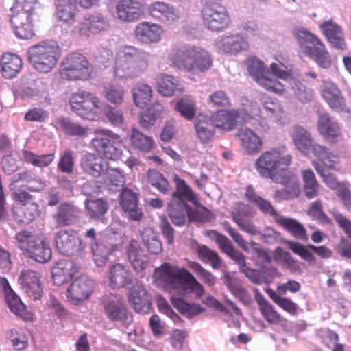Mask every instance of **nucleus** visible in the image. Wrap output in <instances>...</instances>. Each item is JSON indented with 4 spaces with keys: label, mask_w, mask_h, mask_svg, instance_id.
<instances>
[{
    "label": "nucleus",
    "mask_w": 351,
    "mask_h": 351,
    "mask_svg": "<svg viewBox=\"0 0 351 351\" xmlns=\"http://www.w3.org/2000/svg\"><path fill=\"white\" fill-rule=\"evenodd\" d=\"M149 12L154 18L165 19L173 21L178 18L177 12L172 7L162 1H156L149 7Z\"/></svg>",
    "instance_id": "nucleus-46"
},
{
    "label": "nucleus",
    "mask_w": 351,
    "mask_h": 351,
    "mask_svg": "<svg viewBox=\"0 0 351 351\" xmlns=\"http://www.w3.org/2000/svg\"><path fill=\"white\" fill-rule=\"evenodd\" d=\"M147 179L149 184L163 195L168 194L171 191V186L167 179L156 169H149Z\"/></svg>",
    "instance_id": "nucleus-52"
},
{
    "label": "nucleus",
    "mask_w": 351,
    "mask_h": 351,
    "mask_svg": "<svg viewBox=\"0 0 351 351\" xmlns=\"http://www.w3.org/2000/svg\"><path fill=\"white\" fill-rule=\"evenodd\" d=\"M58 122L64 132L72 136L84 138L87 136L88 128L71 121L67 117H60Z\"/></svg>",
    "instance_id": "nucleus-55"
},
{
    "label": "nucleus",
    "mask_w": 351,
    "mask_h": 351,
    "mask_svg": "<svg viewBox=\"0 0 351 351\" xmlns=\"http://www.w3.org/2000/svg\"><path fill=\"white\" fill-rule=\"evenodd\" d=\"M116 250H117V245L104 242L95 243L91 247L94 262L99 267L104 265L108 261L110 255Z\"/></svg>",
    "instance_id": "nucleus-47"
},
{
    "label": "nucleus",
    "mask_w": 351,
    "mask_h": 351,
    "mask_svg": "<svg viewBox=\"0 0 351 351\" xmlns=\"http://www.w3.org/2000/svg\"><path fill=\"white\" fill-rule=\"evenodd\" d=\"M248 47V43L239 34H233L224 37L221 40V49L226 53L235 54L247 50Z\"/></svg>",
    "instance_id": "nucleus-44"
},
{
    "label": "nucleus",
    "mask_w": 351,
    "mask_h": 351,
    "mask_svg": "<svg viewBox=\"0 0 351 351\" xmlns=\"http://www.w3.org/2000/svg\"><path fill=\"white\" fill-rule=\"evenodd\" d=\"M82 171L94 178L106 175L108 162L97 153L86 152L80 158Z\"/></svg>",
    "instance_id": "nucleus-20"
},
{
    "label": "nucleus",
    "mask_w": 351,
    "mask_h": 351,
    "mask_svg": "<svg viewBox=\"0 0 351 351\" xmlns=\"http://www.w3.org/2000/svg\"><path fill=\"white\" fill-rule=\"evenodd\" d=\"M237 136L241 142L242 148L249 155L258 154L263 147V138L250 128L240 129Z\"/></svg>",
    "instance_id": "nucleus-28"
},
{
    "label": "nucleus",
    "mask_w": 351,
    "mask_h": 351,
    "mask_svg": "<svg viewBox=\"0 0 351 351\" xmlns=\"http://www.w3.org/2000/svg\"><path fill=\"white\" fill-rule=\"evenodd\" d=\"M128 300L138 313H148L152 307V298L142 283H136L130 289Z\"/></svg>",
    "instance_id": "nucleus-21"
},
{
    "label": "nucleus",
    "mask_w": 351,
    "mask_h": 351,
    "mask_svg": "<svg viewBox=\"0 0 351 351\" xmlns=\"http://www.w3.org/2000/svg\"><path fill=\"white\" fill-rule=\"evenodd\" d=\"M176 190L172 193L171 201L186 202L194 204L198 203V197L192 189L187 185L184 180L176 176L174 178Z\"/></svg>",
    "instance_id": "nucleus-39"
},
{
    "label": "nucleus",
    "mask_w": 351,
    "mask_h": 351,
    "mask_svg": "<svg viewBox=\"0 0 351 351\" xmlns=\"http://www.w3.org/2000/svg\"><path fill=\"white\" fill-rule=\"evenodd\" d=\"M319 27L332 47L341 50L346 48L344 35L337 23L332 20L326 21L320 24Z\"/></svg>",
    "instance_id": "nucleus-32"
},
{
    "label": "nucleus",
    "mask_w": 351,
    "mask_h": 351,
    "mask_svg": "<svg viewBox=\"0 0 351 351\" xmlns=\"http://www.w3.org/2000/svg\"><path fill=\"white\" fill-rule=\"evenodd\" d=\"M101 311L112 322L119 323L128 328L133 322V315L128 310L122 298L110 293L104 296L99 304Z\"/></svg>",
    "instance_id": "nucleus-10"
},
{
    "label": "nucleus",
    "mask_w": 351,
    "mask_h": 351,
    "mask_svg": "<svg viewBox=\"0 0 351 351\" xmlns=\"http://www.w3.org/2000/svg\"><path fill=\"white\" fill-rule=\"evenodd\" d=\"M255 300L262 316L269 324H277L280 322V315L257 289L256 291Z\"/></svg>",
    "instance_id": "nucleus-42"
},
{
    "label": "nucleus",
    "mask_w": 351,
    "mask_h": 351,
    "mask_svg": "<svg viewBox=\"0 0 351 351\" xmlns=\"http://www.w3.org/2000/svg\"><path fill=\"white\" fill-rule=\"evenodd\" d=\"M188 207L186 202L171 200L167 207V213L175 226H182L184 225L186 221L185 211Z\"/></svg>",
    "instance_id": "nucleus-51"
},
{
    "label": "nucleus",
    "mask_w": 351,
    "mask_h": 351,
    "mask_svg": "<svg viewBox=\"0 0 351 351\" xmlns=\"http://www.w3.org/2000/svg\"><path fill=\"white\" fill-rule=\"evenodd\" d=\"M93 292V282L86 277L76 278L66 290L68 300L75 305L88 299Z\"/></svg>",
    "instance_id": "nucleus-19"
},
{
    "label": "nucleus",
    "mask_w": 351,
    "mask_h": 351,
    "mask_svg": "<svg viewBox=\"0 0 351 351\" xmlns=\"http://www.w3.org/2000/svg\"><path fill=\"white\" fill-rule=\"evenodd\" d=\"M250 75L263 88L276 95H282L285 87L280 82L271 78L269 71L264 63L256 56H250L246 60Z\"/></svg>",
    "instance_id": "nucleus-12"
},
{
    "label": "nucleus",
    "mask_w": 351,
    "mask_h": 351,
    "mask_svg": "<svg viewBox=\"0 0 351 351\" xmlns=\"http://www.w3.org/2000/svg\"><path fill=\"white\" fill-rule=\"evenodd\" d=\"M291 139L296 148L305 155L310 154V146L313 139L308 131L301 126H295L291 134Z\"/></svg>",
    "instance_id": "nucleus-41"
},
{
    "label": "nucleus",
    "mask_w": 351,
    "mask_h": 351,
    "mask_svg": "<svg viewBox=\"0 0 351 351\" xmlns=\"http://www.w3.org/2000/svg\"><path fill=\"white\" fill-rule=\"evenodd\" d=\"M18 282L24 293L34 300L43 296L40 275L32 269H23L19 276Z\"/></svg>",
    "instance_id": "nucleus-15"
},
{
    "label": "nucleus",
    "mask_w": 351,
    "mask_h": 351,
    "mask_svg": "<svg viewBox=\"0 0 351 351\" xmlns=\"http://www.w3.org/2000/svg\"><path fill=\"white\" fill-rule=\"evenodd\" d=\"M274 258L277 262L282 263L291 273H300L301 268L298 261L294 259L289 252L281 247H277L274 250Z\"/></svg>",
    "instance_id": "nucleus-56"
},
{
    "label": "nucleus",
    "mask_w": 351,
    "mask_h": 351,
    "mask_svg": "<svg viewBox=\"0 0 351 351\" xmlns=\"http://www.w3.org/2000/svg\"><path fill=\"white\" fill-rule=\"evenodd\" d=\"M7 335L14 350H23L27 347V337L16 330L11 329L8 331Z\"/></svg>",
    "instance_id": "nucleus-62"
},
{
    "label": "nucleus",
    "mask_w": 351,
    "mask_h": 351,
    "mask_svg": "<svg viewBox=\"0 0 351 351\" xmlns=\"http://www.w3.org/2000/svg\"><path fill=\"white\" fill-rule=\"evenodd\" d=\"M211 234L221 252L233 260L239 266L240 269L246 265L245 256L234 248L231 241L227 237L215 230H213Z\"/></svg>",
    "instance_id": "nucleus-30"
},
{
    "label": "nucleus",
    "mask_w": 351,
    "mask_h": 351,
    "mask_svg": "<svg viewBox=\"0 0 351 351\" xmlns=\"http://www.w3.org/2000/svg\"><path fill=\"white\" fill-rule=\"evenodd\" d=\"M239 117L237 110H219L211 115L210 121L215 128L230 131L236 128Z\"/></svg>",
    "instance_id": "nucleus-29"
},
{
    "label": "nucleus",
    "mask_w": 351,
    "mask_h": 351,
    "mask_svg": "<svg viewBox=\"0 0 351 351\" xmlns=\"http://www.w3.org/2000/svg\"><path fill=\"white\" fill-rule=\"evenodd\" d=\"M132 95L135 104L144 108L152 97V90L149 85L142 84L133 89Z\"/></svg>",
    "instance_id": "nucleus-58"
},
{
    "label": "nucleus",
    "mask_w": 351,
    "mask_h": 351,
    "mask_svg": "<svg viewBox=\"0 0 351 351\" xmlns=\"http://www.w3.org/2000/svg\"><path fill=\"white\" fill-rule=\"evenodd\" d=\"M169 58L174 67L187 72L194 70L204 72L213 64L208 51L195 45H183L177 48L172 51Z\"/></svg>",
    "instance_id": "nucleus-3"
},
{
    "label": "nucleus",
    "mask_w": 351,
    "mask_h": 351,
    "mask_svg": "<svg viewBox=\"0 0 351 351\" xmlns=\"http://www.w3.org/2000/svg\"><path fill=\"white\" fill-rule=\"evenodd\" d=\"M62 79L69 81H87L92 78L93 66L82 53L73 52L64 57L60 69Z\"/></svg>",
    "instance_id": "nucleus-7"
},
{
    "label": "nucleus",
    "mask_w": 351,
    "mask_h": 351,
    "mask_svg": "<svg viewBox=\"0 0 351 351\" xmlns=\"http://www.w3.org/2000/svg\"><path fill=\"white\" fill-rule=\"evenodd\" d=\"M303 180V191L305 197L308 199H313L319 193V184L317 180L315 173L311 169H304L301 171Z\"/></svg>",
    "instance_id": "nucleus-45"
},
{
    "label": "nucleus",
    "mask_w": 351,
    "mask_h": 351,
    "mask_svg": "<svg viewBox=\"0 0 351 351\" xmlns=\"http://www.w3.org/2000/svg\"><path fill=\"white\" fill-rule=\"evenodd\" d=\"M56 15L58 21L73 25L79 12L77 4L73 0H55Z\"/></svg>",
    "instance_id": "nucleus-34"
},
{
    "label": "nucleus",
    "mask_w": 351,
    "mask_h": 351,
    "mask_svg": "<svg viewBox=\"0 0 351 351\" xmlns=\"http://www.w3.org/2000/svg\"><path fill=\"white\" fill-rule=\"evenodd\" d=\"M80 210L73 204L61 203L52 215L56 228L72 225L79 217Z\"/></svg>",
    "instance_id": "nucleus-26"
},
{
    "label": "nucleus",
    "mask_w": 351,
    "mask_h": 351,
    "mask_svg": "<svg viewBox=\"0 0 351 351\" xmlns=\"http://www.w3.org/2000/svg\"><path fill=\"white\" fill-rule=\"evenodd\" d=\"M162 28L157 23L142 22L134 29L135 38L142 44L157 43L161 40Z\"/></svg>",
    "instance_id": "nucleus-23"
},
{
    "label": "nucleus",
    "mask_w": 351,
    "mask_h": 351,
    "mask_svg": "<svg viewBox=\"0 0 351 351\" xmlns=\"http://www.w3.org/2000/svg\"><path fill=\"white\" fill-rule=\"evenodd\" d=\"M125 252L128 260L134 271H143L148 267L149 257L143 252L136 240H130Z\"/></svg>",
    "instance_id": "nucleus-27"
},
{
    "label": "nucleus",
    "mask_w": 351,
    "mask_h": 351,
    "mask_svg": "<svg viewBox=\"0 0 351 351\" xmlns=\"http://www.w3.org/2000/svg\"><path fill=\"white\" fill-rule=\"evenodd\" d=\"M5 300L10 311L16 315L21 317L24 320H29L32 318L31 314L27 312L25 305L14 291L7 294Z\"/></svg>",
    "instance_id": "nucleus-54"
},
{
    "label": "nucleus",
    "mask_w": 351,
    "mask_h": 351,
    "mask_svg": "<svg viewBox=\"0 0 351 351\" xmlns=\"http://www.w3.org/2000/svg\"><path fill=\"white\" fill-rule=\"evenodd\" d=\"M289 250L299 256L303 260L311 263L315 261V257L310 251L312 250L316 255L322 258H329L332 256V252L325 245L315 246L308 245L306 246L297 241H287L286 242Z\"/></svg>",
    "instance_id": "nucleus-18"
},
{
    "label": "nucleus",
    "mask_w": 351,
    "mask_h": 351,
    "mask_svg": "<svg viewBox=\"0 0 351 351\" xmlns=\"http://www.w3.org/2000/svg\"><path fill=\"white\" fill-rule=\"evenodd\" d=\"M94 133L95 136L90 142L92 149L108 160L120 159L123 154L120 136L108 129H97Z\"/></svg>",
    "instance_id": "nucleus-8"
},
{
    "label": "nucleus",
    "mask_w": 351,
    "mask_h": 351,
    "mask_svg": "<svg viewBox=\"0 0 351 351\" xmlns=\"http://www.w3.org/2000/svg\"><path fill=\"white\" fill-rule=\"evenodd\" d=\"M232 221L239 226L241 230L251 235L258 233L256 226L248 219L254 215L251 207L247 204H241L231 213Z\"/></svg>",
    "instance_id": "nucleus-25"
},
{
    "label": "nucleus",
    "mask_w": 351,
    "mask_h": 351,
    "mask_svg": "<svg viewBox=\"0 0 351 351\" xmlns=\"http://www.w3.org/2000/svg\"><path fill=\"white\" fill-rule=\"evenodd\" d=\"M109 28L108 20L101 14H91L84 17V20L75 28L74 32L79 37H88L90 34H97L106 31Z\"/></svg>",
    "instance_id": "nucleus-17"
},
{
    "label": "nucleus",
    "mask_w": 351,
    "mask_h": 351,
    "mask_svg": "<svg viewBox=\"0 0 351 351\" xmlns=\"http://www.w3.org/2000/svg\"><path fill=\"white\" fill-rule=\"evenodd\" d=\"M23 157L27 163H30L34 166L39 167H45L49 165L53 160L54 154H49L38 156L30 151L24 150L23 152Z\"/></svg>",
    "instance_id": "nucleus-60"
},
{
    "label": "nucleus",
    "mask_w": 351,
    "mask_h": 351,
    "mask_svg": "<svg viewBox=\"0 0 351 351\" xmlns=\"http://www.w3.org/2000/svg\"><path fill=\"white\" fill-rule=\"evenodd\" d=\"M131 145L143 152H148L154 147V141L136 128H132L130 135Z\"/></svg>",
    "instance_id": "nucleus-53"
},
{
    "label": "nucleus",
    "mask_w": 351,
    "mask_h": 351,
    "mask_svg": "<svg viewBox=\"0 0 351 351\" xmlns=\"http://www.w3.org/2000/svg\"><path fill=\"white\" fill-rule=\"evenodd\" d=\"M119 204L124 213L128 214L130 220L140 221L143 213L138 206V195L131 189L125 188L119 195Z\"/></svg>",
    "instance_id": "nucleus-22"
},
{
    "label": "nucleus",
    "mask_w": 351,
    "mask_h": 351,
    "mask_svg": "<svg viewBox=\"0 0 351 351\" xmlns=\"http://www.w3.org/2000/svg\"><path fill=\"white\" fill-rule=\"evenodd\" d=\"M142 3L136 0H120L117 6L118 16L127 21L138 20L143 15Z\"/></svg>",
    "instance_id": "nucleus-35"
},
{
    "label": "nucleus",
    "mask_w": 351,
    "mask_h": 351,
    "mask_svg": "<svg viewBox=\"0 0 351 351\" xmlns=\"http://www.w3.org/2000/svg\"><path fill=\"white\" fill-rule=\"evenodd\" d=\"M311 153L325 165H327V162L334 163V158H335L334 152L330 148L324 145L313 141L310 146V154Z\"/></svg>",
    "instance_id": "nucleus-61"
},
{
    "label": "nucleus",
    "mask_w": 351,
    "mask_h": 351,
    "mask_svg": "<svg viewBox=\"0 0 351 351\" xmlns=\"http://www.w3.org/2000/svg\"><path fill=\"white\" fill-rule=\"evenodd\" d=\"M295 38L300 52L312 59L324 69L332 66V58L324 43L316 35L306 29H298Z\"/></svg>",
    "instance_id": "nucleus-5"
},
{
    "label": "nucleus",
    "mask_w": 351,
    "mask_h": 351,
    "mask_svg": "<svg viewBox=\"0 0 351 351\" xmlns=\"http://www.w3.org/2000/svg\"><path fill=\"white\" fill-rule=\"evenodd\" d=\"M291 162V154L282 146L272 147L263 152L254 165L261 176L277 181V176L287 170Z\"/></svg>",
    "instance_id": "nucleus-4"
},
{
    "label": "nucleus",
    "mask_w": 351,
    "mask_h": 351,
    "mask_svg": "<svg viewBox=\"0 0 351 351\" xmlns=\"http://www.w3.org/2000/svg\"><path fill=\"white\" fill-rule=\"evenodd\" d=\"M28 60L39 73H47L56 66L61 50L56 43L43 42L28 49Z\"/></svg>",
    "instance_id": "nucleus-6"
},
{
    "label": "nucleus",
    "mask_w": 351,
    "mask_h": 351,
    "mask_svg": "<svg viewBox=\"0 0 351 351\" xmlns=\"http://www.w3.org/2000/svg\"><path fill=\"white\" fill-rule=\"evenodd\" d=\"M157 90L165 97L174 95L177 92H182L179 79L168 74L160 75L157 80Z\"/></svg>",
    "instance_id": "nucleus-38"
},
{
    "label": "nucleus",
    "mask_w": 351,
    "mask_h": 351,
    "mask_svg": "<svg viewBox=\"0 0 351 351\" xmlns=\"http://www.w3.org/2000/svg\"><path fill=\"white\" fill-rule=\"evenodd\" d=\"M27 256L35 261L45 263L51 257V250L47 241L40 236L32 241L27 248Z\"/></svg>",
    "instance_id": "nucleus-33"
},
{
    "label": "nucleus",
    "mask_w": 351,
    "mask_h": 351,
    "mask_svg": "<svg viewBox=\"0 0 351 351\" xmlns=\"http://www.w3.org/2000/svg\"><path fill=\"white\" fill-rule=\"evenodd\" d=\"M308 215L313 219L317 220L322 223L329 224L331 221L323 210L322 202L320 199H317L311 204Z\"/></svg>",
    "instance_id": "nucleus-63"
},
{
    "label": "nucleus",
    "mask_w": 351,
    "mask_h": 351,
    "mask_svg": "<svg viewBox=\"0 0 351 351\" xmlns=\"http://www.w3.org/2000/svg\"><path fill=\"white\" fill-rule=\"evenodd\" d=\"M203 24L211 31H223L230 24V16L226 8L217 3H208L202 10Z\"/></svg>",
    "instance_id": "nucleus-13"
},
{
    "label": "nucleus",
    "mask_w": 351,
    "mask_h": 351,
    "mask_svg": "<svg viewBox=\"0 0 351 351\" xmlns=\"http://www.w3.org/2000/svg\"><path fill=\"white\" fill-rule=\"evenodd\" d=\"M14 215L17 221L28 224L39 215L38 206L34 202L21 205L15 209Z\"/></svg>",
    "instance_id": "nucleus-50"
},
{
    "label": "nucleus",
    "mask_w": 351,
    "mask_h": 351,
    "mask_svg": "<svg viewBox=\"0 0 351 351\" xmlns=\"http://www.w3.org/2000/svg\"><path fill=\"white\" fill-rule=\"evenodd\" d=\"M245 197L250 203L254 204L261 213L265 215H270L274 219V221L280 215L271 203L259 196L252 185L247 186Z\"/></svg>",
    "instance_id": "nucleus-36"
},
{
    "label": "nucleus",
    "mask_w": 351,
    "mask_h": 351,
    "mask_svg": "<svg viewBox=\"0 0 351 351\" xmlns=\"http://www.w3.org/2000/svg\"><path fill=\"white\" fill-rule=\"evenodd\" d=\"M85 208L90 219L104 222V216L108 210V204L107 201L102 198L87 199Z\"/></svg>",
    "instance_id": "nucleus-49"
},
{
    "label": "nucleus",
    "mask_w": 351,
    "mask_h": 351,
    "mask_svg": "<svg viewBox=\"0 0 351 351\" xmlns=\"http://www.w3.org/2000/svg\"><path fill=\"white\" fill-rule=\"evenodd\" d=\"M108 278L112 288H123L132 284L133 274L128 266L115 263L109 267Z\"/></svg>",
    "instance_id": "nucleus-24"
},
{
    "label": "nucleus",
    "mask_w": 351,
    "mask_h": 351,
    "mask_svg": "<svg viewBox=\"0 0 351 351\" xmlns=\"http://www.w3.org/2000/svg\"><path fill=\"white\" fill-rule=\"evenodd\" d=\"M2 75L8 79L14 77L22 69L23 61L16 54L5 53L1 59Z\"/></svg>",
    "instance_id": "nucleus-37"
},
{
    "label": "nucleus",
    "mask_w": 351,
    "mask_h": 351,
    "mask_svg": "<svg viewBox=\"0 0 351 351\" xmlns=\"http://www.w3.org/2000/svg\"><path fill=\"white\" fill-rule=\"evenodd\" d=\"M198 258L203 263L210 265L214 269H219L222 265V259L218 253L205 245H199L196 249Z\"/></svg>",
    "instance_id": "nucleus-48"
},
{
    "label": "nucleus",
    "mask_w": 351,
    "mask_h": 351,
    "mask_svg": "<svg viewBox=\"0 0 351 351\" xmlns=\"http://www.w3.org/2000/svg\"><path fill=\"white\" fill-rule=\"evenodd\" d=\"M155 275L163 284L164 289L171 294L174 308L182 315L191 318L204 311L200 305L185 300L188 289L197 298L205 293L204 286L186 268L164 263L156 269Z\"/></svg>",
    "instance_id": "nucleus-1"
},
{
    "label": "nucleus",
    "mask_w": 351,
    "mask_h": 351,
    "mask_svg": "<svg viewBox=\"0 0 351 351\" xmlns=\"http://www.w3.org/2000/svg\"><path fill=\"white\" fill-rule=\"evenodd\" d=\"M317 126L319 134L330 145L336 144L342 138L339 123L328 113L319 115Z\"/></svg>",
    "instance_id": "nucleus-16"
},
{
    "label": "nucleus",
    "mask_w": 351,
    "mask_h": 351,
    "mask_svg": "<svg viewBox=\"0 0 351 351\" xmlns=\"http://www.w3.org/2000/svg\"><path fill=\"white\" fill-rule=\"evenodd\" d=\"M149 53L130 45L120 46L116 51L113 75L119 80H130L140 76L149 64Z\"/></svg>",
    "instance_id": "nucleus-2"
},
{
    "label": "nucleus",
    "mask_w": 351,
    "mask_h": 351,
    "mask_svg": "<svg viewBox=\"0 0 351 351\" xmlns=\"http://www.w3.org/2000/svg\"><path fill=\"white\" fill-rule=\"evenodd\" d=\"M69 104L71 110L84 119L93 121L99 117L100 100L91 92L82 90L73 93Z\"/></svg>",
    "instance_id": "nucleus-11"
},
{
    "label": "nucleus",
    "mask_w": 351,
    "mask_h": 351,
    "mask_svg": "<svg viewBox=\"0 0 351 351\" xmlns=\"http://www.w3.org/2000/svg\"><path fill=\"white\" fill-rule=\"evenodd\" d=\"M103 93L110 103L121 105L123 102L125 91L121 85L108 84L104 87Z\"/></svg>",
    "instance_id": "nucleus-59"
},
{
    "label": "nucleus",
    "mask_w": 351,
    "mask_h": 351,
    "mask_svg": "<svg viewBox=\"0 0 351 351\" xmlns=\"http://www.w3.org/2000/svg\"><path fill=\"white\" fill-rule=\"evenodd\" d=\"M57 250L66 256H81L85 245L74 230H62L55 237Z\"/></svg>",
    "instance_id": "nucleus-14"
},
{
    "label": "nucleus",
    "mask_w": 351,
    "mask_h": 351,
    "mask_svg": "<svg viewBox=\"0 0 351 351\" xmlns=\"http://www.w3.org/2000/svg\"><path fill=\"white\" fill-rule=\"evenodd\" d=\"M142 241L150 254L158 255L162 252V243L158 233L151 228H145L141 232Z\"/></svg>",
    "instance_id": "nucleus-43"
},
{
    "label": "nucleus",
    "mask_w": 351,
    "mask_h": 351,
    "mask_svg": "<svg viewBox=\"0 0 351 351\" xmlns=\"http://www.w3.org/2000/svg\"><path fill=\"white\" fill-rule=\"evenodd\" d=\"M175 109L186 119L192 120L196 113V104L191 97H183L176 102Z\"/></svg>",
    "instance_id": "nucleus-57"
},
{
    "label": "nucleus",
    "mask_w": 351,
    "mask_h": 351,
    "mask_svg": "<svg viewBox=\"0 0 351 351\" xmlns=\"http://www.w3.org/2000/svg\"><path fill=\"white\" fill-rule=\"evenodd\" d=\"M275 222L282 226L293 237L304 241L308 239L306 228L295 219L285 217L280 215Z\"/></svg>",
    "instance_id": "nucleus-40"
},
{
    "label": "nucleus",
    "mask_w": 351,
    "mask_h": 351,
    "mask_svg": "<svg viewBox=\"0 0 351 351\" xmlns=\"http://www.w3.org/2000/svg\"><path fill=\"white\" fill-rule=\"evenodd\" d=\"M264 108L270 118L277 121L282 118L283 109L276 99L268 98L264 102Z\"/></svg>",
    "instance_id": "nucleus-64"
},
{
    "label": "nucleus",
    "mask_w": 351,
    "mask_h": 351,
    "mask_svg": "<svg viewBox=\"0 0 351 351\" xmlns=\"http://www.w3.org/2000/svg\"><path fill=\"white\" fill-rule=\"evenodd\" d=\"M13 15L10 23L14 34L21 39L32 38L34 34L33 29L34 16H36L35 9L32 2H17L12 8Z\"/></svg>",
    "instance_id": "nucleus-9"
},
{
    "label": "nucleus",
    "mask_w": 351,
    "mask_h": 351,
    "mask_svg": "<svg viewBox=\"0 0 351 351\" xmlns=\"http://www.w3.org/2000/svg\"><path fill=\"white\" fill-rule=\"evenodd\" d=\"M80 267L69 260H60L52 270L54 284L61 285L71 279L79 271Z\"/></svg>",
    "instance_id": "nucleus-31"
}]
</instances>
